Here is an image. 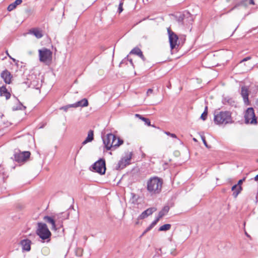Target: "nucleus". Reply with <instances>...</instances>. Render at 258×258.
Instances as JSON below:
<instances>
[{"label":"nucleus","instance_id":"obj_1","mask_svg":"<svg viewBox=\"0 0 258 258\" xmlns=\"http://www.w3.org/2000/svg\"><path fill=\"white\" fill-rule=\"evenodd\" d=\"M214 121L218 125H226L234 122L232 113L229 111H215L214 113Z\"/></svg>","mask_w":258,"mask_h":258},{"label":"nucleus","instance_id":"obj_2","mask_svg":"<svg viewBox=\"0 0 258 258\" xmlns=\"http://www.w3.org/2000/svg\"><path fill=\"white\" fill-rule=\"evenodd\" d=\"M162 184V179L157 176L152 177L147 181V189L152 195L158 194L161 191Z\"/></svg>","mask_w":258,"mask_h":258},{"label":"nucleus","instance_id":"obj_3","mask_svg":"<svg viewBox=\"0 0 258 258\" xmlns=\"http://www.w3.org/2000/svg\"><path fill=\"white\" fill-rule=\"evenodd\" d=\"M36 233L43 240L47 239L49 240L51 235L46 224L43 223H38Z\"/></svg>","mask_w":258,"mask_h":258},{"label":"nucleus","instance_id":"obj_4","mask_svg":"<svg viewBox=\"0 0 258 258\" xmlns=\"http://www.w3.org/2000/svg\"><path fill=\"white\" fill-rule=\"evenodd\" d=\"M244 119L245 123L246 124H256L257 119L252 107H249L247 109L245 112Z\"/></svg>","mask_w":258,"mask_h":258},{"label":"nucleus","instance_id":"obj_5","mask_svg":"<svg viewBox=\"0 0 258 258\" xmlns=\"http://www.w3.org/2000/svg\"><path fill=\"white\" fill-rule=\"evenodd\" d=\"M39 60L46 64L48 63L51 60L52 52L47 48L39 50Z\"/></svg>","mask_w":258,"mask_h":258},{"label":"nucleus","instance_id":"obj_6","mask_svg":"<svg viewBox=\"0 0 258 258\" xmlns=\"http://www.w3.org/2000/svg\"><path fill=\"white\" fill-rule=\"evenodd\" d=\"M92 168L95 172L101 175L104 174L106 170L105 160L102 159L98 160L92 165Z\"/></svg>","mask_w":258,"mask_h":258},{"label":"nucleus","instance_id":"obj_7","mask_svg":"<svg viewBox=\"0 0 258 258\" xmlns=\"http://www.w3.org/2000/svg\"><path fill=\"white\" fill-rule=\"evenodd\" d=\"M30 154L29 151L15 152L14 158L18 163H21L26 161L30 157Z\"/></svg>","mask_w":258,"mask_h":258},{"label":"nucleus","instance_id":"obj_8","mask_svg":"<svg viewBox=\"0 0 258 258\" xmlns=\"http://www.w3.org/2000/svg\"><path fill=\"white\" fill-rule=\"evenodd\" d=\"M115 138V135L112 134H108L103 138V144L107 150H112V142Z\"/></svg>","mask_w":258,"mask_h":258},{"label":"nucleus","instance_id":"obj_9","mask_svg":"<svg viewBox=\"0 0 258 258\" xmlns=\"http://www.w3.org/2000/svg\"><path fill=\"white\" fill-rule=\"evenodd\" d=\"M167 31L169 35L170 47L171 49H173L177 44V41L178 38L177 35L172 32L170 29H168Z\"/></svg>","mask_w":258,"mask_h":258},{"label":"nucleus","instance_id":"obj_10","mask_svg":"<svg viewBox=\"0 0 258 258\" xmlns=\"http://www.w3.org/2000/svg\"><path fill=\"white\" fill-rule=\"evenodd\" d=\"M156 210L157 209L155 207L149 208L143 212L141 214L139 215L138 219H144L149 216L152 215Z\"/></svg>","mask_w":258,"mask_h":258},{"label":"nucleus","instance_id":"obj_11","mask_svg":"<svg viewBox=\"0 0 258 258\" xmlns=\"http://www.w3.org/2000/svg\"><path fill=\"white\" fill-rule=\"evenodd\" d=\"M169 210V207L168 206H164L162 210L159 212L158 217L152 222L154 223L155 225H156L160 219L167 214Z\"/></svg>","mask_w":258,"mask_h":258},{"label":"nucleus","instance_id":"obj_12","mask_svg":"<svg viewBox=\"0 0 258 258\" xmlns=\"http://www.w3.org/2000/svg\"><path fill=\"white\" fill-rule=\"evenodd\" d=\"M1 76L6 84H9L11 83L12 76L9 71L7 70L3 71L1 74Z\"/></svg>","mask_w":258,"mask_h":258},{"label":"nucleus","instance_id":"obj_13","mask_svg":"<svg viewBox=\"0 0 258 258\" xmlns=\"http://www.w3.org/2000/svg\"><path fill=\"white\" fill-rule=\"evenodd\" d=\"M21 245H22L23 250L29 251L31 249V241L29 239H23L21 240Z\"/></svg>","mask_w":258,"mask_h":258},{"label":"nucleus","instance_id":"obj_14","mask_svg":"<svg viewBox=\"0 0 258 258\" xmlns=\"http://www.w3.org/2000/svg\"><path fill=\"white\" fill-rule=\"evenodd\" d=\"M28 33L34 35L38 39L41 38L43 36L42 31L38 28L30 29Z\"/></svg>","mask_w":258,"mask_h":258},{"label":"nucleus","instance_id":"obj_15","mask_svg":"<svg viewBox=\"0 0 258 258\" xmlns=\"http://www.w3.org/2000/svg\"><path fill=\"white\" fill-rule=\"evenodd\" d=\"M241 96L243 97L244 102L245 104H248V89L245 87H242L241 88Z\"/></svg>","mask_w":258,"mask_h":258},{"label":"nucleus","instance_id":"obj_16","mask_svg":"<svg viewBox=\"0 0 258 258\" xmlns=\"http://www.w3.org/2000/svg\"><path fill=\"white\" fill-rule=\"evenodd\" d=\"M88 105V100L84 98L81 100L78 101L77 102L72 104V106H74L75 108L81 106V107H86Z\"/></svg>","mask_w":258,"mask_h":258},{"label":"nucleus","instance_id":"obj_17","mask_svg":"<svg viewBox=\"0 0 258 258\" xmlns=\"http://www.w3.org/2000/svg\"><path fill=\"white\" fill-rule=\"evenodd\" d=\"M0 95L4 96L6 99H9L11 97V94L8 91L5 86L0 87Z\"/></svg>","mask_w":258,"mask_h":258},{"label":"nucleus","instance_id":"obj_18","mask_svg":"<svg viewBox=\"0 0 258 258\" xmlns=\"http://www.w3.org/2000/svg\"><path fill=\"white\" fill-rule=\"evenodd\" d=\"M43 219L46 222L51 225V229L54 230H56L55 222L54 220L52 218L48 216H44Z\"/></svg>","mask_w":258,"mask_h":258},{"label":"nucleus","instance_id":"obj_19","mask_svg":"<svg viewBox=\"0 0 258 258\" xmlns=\"http://www.w3.org/2000/svg\"><path fill=\"white\" fill-rule=\"evenodd\" d=\"M123 141L122 140L118 138H117L115 136L114 139H113V141L112 142V149H115L116 148L118 147L120 145L122 144Z\"/></svg>","mask_w":258,"mask_h":258},{"label":"nucleus","instance_id":"obj_20","mask_svg":"<svg viewBox=\"0 0 258 258\" xmlns=\"http://www.w3.org/2000/svg\"><path fill=\"white\" fill-rule=\"evenodd\" d=\"M22 3V0H16L14 2L9 5L7 8L8 11L11 12L14 10L17 6L20 5Z\"/></svg>","mask_w":258,"mask_h":258},{"label":"nucleus","instance_id":"obj_21","mask_svg":"<svg viewBox=\"0 0 258 258\" xmlns=\"http://www.w3.org/2000/svg\"><path fill=\"white\" fill-rule=\"evenodd\" d=\"M231 190L233 191V197L234 198H236L238 195L241 192L242 190V187L241 185L238 186V185L235 184L232 187Z\"/></svg>","mask_w":258,"mask_h":258},{"label":"nucleus","instance_id":"obj_22","mask_svg":"<svg viewBox=\"0 0 258 258\" xmlns=\"http://www.w3.org/2000/svg\"><path fill=\"white\" fill-rule=\"evenodd\" d=\"M93 131L90 130L88 133V136L86 139L82 142V145H84L88 142H91L94 139Z\"/></svg>","mask_w":258,"mask_h":258},{"label":"nucleus","instance_id":"obj_23","mask_svg":"<svg viewBox=\"0 0 258 258\" xmlns=\"http://www.w3.org/2000/svg\"><path fill=\"white\" fill-rule=\"evenodd\" d=\"M132 157V153L130 152L127 153L125 154V156L123 157L120 160V164H122L123 161H125V162H127L128 164L130 163V160Z\"/></svg>","mask_w":258,"mask_h":258},{"label":"nucleus","instance_id":"obj_24","mask_svg":"<svg viewBox=\"0 0 258 258\" xmlns=\"http://www.w3.org/2000/svg\"><path fill=\"white\" fill-rule=\"evenodd\" d=\"M26 106H24L21 102H20L18 100V104L16 106H14L12 107V110L13 111L18 110H25L26 109Z\"/></svg>","mask_w":258,"mask_h":258},{"label":"nucleus","instance_id":"obj_25","mask_svg":"<svg viewBox=\"0 0 258 258\" xmlns=\"http://www.w3.org/2000/svg\"><path fill=\"white\" fill-rule=\"evenodd\" d=\"M135 116L145 122V123L148 126H151V122L148 118H145L139 114H136Z\"/></svg>","mask_w":258,"mask_h":258},{"label":"nucleus","instance_id":"obj_26","mask_svg":"<svg viewBox=\"0 0 258 258\" xmlns=\"http://www.w3.org/2000/svg\"><path fill=\"white\" fill-rule=\"evenodd\" d=\"M130 54H134L139 56L142 55V51L139 48L135 47L131 50Z\"/></svg>","mask_w":258,"mask_h":258},{"label":"nucleus","instance_id":"obj_27","mask_svg":"<svg viewBox=\"0 0 258 258\" xmlns=\"http://www.w3.org/2000/svg\"><path fill=\"white\" fill-rule=\"evenodd\" d=\"M171 225L169 224H166L162 226H161L159 229V231H167L169 230L171 228Z\"/></svg>","mask_w":258,"mask_h":258},{"label":"nucleus","instance_id":"obj_28","mask_svg":"<svg viewBox=\"0 0 258 258\" xmlns=\"http://www.w3.org/2000/svg\"><path fill=\"white\" fill-rule=\"evenodd\" d=\"M208 114V107L206 106L205 108V110L204 112L202 114L201 116V118L203 120H205L207 117Z\"/></svg>","mask_w":258,"mask_h":258},{"label":"nucleus","instance_id":"obj_29","mask_svg":"<svg viewBox=\"0 0 258 258\" xmlns=\"http://www.w3.org/2000/svg\"><path fill=\"white\" fill-rule=\"evenodd\" d=\"M156 225H155L154 223L152 222V223L149 226L146 230L143 233L142 236L145 235L147 232L151 230Z\"/></svg>","mask_w":258,"mask_h":258},{"label":"nucleus","instance_id":"obj_30","mask_svg":"<svg viewBox=\"0 0 258 258\" xmlns=\"http://www.w3.org/2000/svg\"><path fill=\"white\" fill-rule=\"evenodd\" d=\"M127 165H128V164L127 163V162H125V161H123L122 162V164H120V160L119 161L118 163V164H117V169H123Z\"/></svg>","mask_w":258,"mask_h":258},{"label":"nucleus","instance_id":"obj_31","mask_svg":"<svg viewBox=\"0 0 258 258\" xmlns=\"http://www.w3.org/2000/svg\"><path fill=\"white\" fill-rule=\"evenodd\" d=\"M123 0L121 1L119 3V4L118 5V12L119 14H120L123 10Z\"/></svg>","mask_w":258,"mask_h":258},{"label":"nucleus","instance_id":"obj_32","mask_svg":"<svg viewBox=\"0 0 258 258\" xmlns=\"http://www.w3.org/2000/svg\"><path fill=\"white\" fill-rule=\"evenodd\" d=\"M246 6V4H245V1H242L241 2H240V3L238 4H237L236 5H235L233 8H232L230 11L229 12H231V11H232L233 10H234V9H235L237 7L239 6Z\"/></svg>","mask_w":258,"mask_h":258},{"label":"nucleus","instance_id":"obj_33","mask_svg":"<svg viewBox=\"0 0 258 258\" xmlns=\"http://www.w3.org/2000/svg\"><path fill=\"white\" fill-rule=\"evenodd\" d=\"M71 107H74V106H72V104H70V105H66V106H62L61 107L60 109H62L64 111H67L68 109L69 108H71Z\"/></svg>","mask_w":258,"mask_h":258},{"label":"nucleus","instance_id":"obj_34","mask_svg":"<svg viewBox=\"0 0 258 258\" xmlns=\"http://www.w3.org/2000/svg\"><path fill=\"white\" fill-rule=\"evenodd\" d=\"M0 178H2L3 180H4V171L3 167L0 166Z\"/></svg>","mask_w":258,"mask_h":258},{"label":"nucleus","instance_id":"obj_35","mask_svg":"<svg viewBox=\"0 0 258 258\" xmlns=\"http://www.w3.org/2000/svg\"><path fill=\"white\" fill-rule=\"evenodd\" d=\"M165 134L166 135H168V136H170L172 138H177L176 135L175 134H172V133H170V132H165Z\"/></svg>","mask_w":258,"mask_h":258},{"label":"nucleus","instance_id":"obj_36","mask_svg":"<svg viewBox=\"0 0 258 258\" xmlns=\"http://www.w3.org/2000/svg\"><path fill=\"white\" fill-rule=\"evenodd\" d=\"M250 59H251V57L250 56L246 57L245 58H243L242 60H241L240 61V63H242L244 61H247L248 60H250Z\"/></svg>","mask_w":258,"mask_h":258},{"label":"nucleus","instance_id":"obj_37","mask_svg":"<svg viewBox=\"0 0 258 258\" xmlns=\"http://www.w3.org/2000/svg\"><path fill=\"white\" fill-rule=\"evenodd\" d=\"M153 90L152 89H149L147 91V96H149L150 94H152Z\"/></svg>","mask_w":258,"mask_h":258},{"label":"nucleus","instance_id":"obj_38","mask_svg":"<svg viewBox=\"0 0 258 258\" xmlns=\"http://www.w3.org/2000/svg\"><path fill=\"white\" fill-rule=\"evenodd\" d=\"M202 139L203 143L204 144L205 146L207 147H208L206 139H205V138L204 137H202Z\"/></svg>","mask_w":258,"mask_h":258},{"label":"nucleus","instance_id":"obj_39","mask_svg":"<svg viewBox=\"0 0 258 258\" xmlns=\"http://www.w3.org/2000/svg\"><path fill=\"white\" fill-rule=\"evenodd\" d=\"M245 178H243L242 179H240L238 181V183L237 185H238V186L239 185H241V184H242V183L243 182V181L244 180Z\"/></svg>","mask_w":258,"mask_h":258},{"label":"nucleus","instance_id":"obj_40","mask_svg":"<svg viewBox=\"0 0 258 258\" xmlns=\"http://www.w3.org/2000/svg\"><path fill=\"white\" fill-rule=\"evenodd\" d=\"M139 57H140L143 60H145V58L143 53H142V55H140Z\"/></svg>","mask_w":258,"mask_h":258},{"label":"nucleus","instance_id":"obj_41","mask_svg":"<svg viewBox=\"0 0 258 258\" xmlns=\"http://www.w3.org/2000/svg\"><path fill=\"white\" fill-rule=\"evenodd\" d=\"M249 4H250V5H254V3L253 0H250V1H249Z\"/></svg>","mask_w":258,"mask_h":258},{"label":"nucleus","instance_id":"obj_42","mask_svg":"<svg viewBox=\"0 0 258 258\" xmlns=\"http://www.w3.org/2000/svg\"><path fill=\"white\" fill-rule=\"evenodd\" d=\"M254 180L256 181H258V174L255 176Z\"/></svg>","mask_w":258,"mask_h":258},{"label":"nucleus","instance_id":"obj_43","mask_svg":"<svg viewBox=\"0 0 258 258\" xmlns=\"http://www.w3.org/2000/svg\"><path fill=\"white\" fill-rule=\"evenodd\" d=\"M11 59L13 60L14 62H15L17 61V60L14 58H11Z\"/></svg>","mask_w":258,"mask_h":258},{"label":"nucleus","instance_id":"obj_44","mask_svg":"<svg viewBox=\"0 0 258 258\" xmlns=\"http://www.w3.org/2000/svg\"><path fill=\"white\" fill-rule=\"evenodd\" d=\"M18 62H19V61H18V60H17V61L15 62V64H16V66H18Z\"/></svg>","mask_w":258,"mask_h":258},{"label":"nucleus","instance_id":"obj_45","mask_svg":"<svg viewBox=\"0 0 258 258\" xmlns=\"http://www.w3.org/2000/svg\"><path fill=\"white\" fill-rule=\"evenodd\" d=\"M129 61H130V63L133 65V60H132V59H130V60H129Z\"/></svg>","mask_w":258,"mask_h":258},{"label":"nucleus","instance_id":"obj_46","mask_svg":"<svg viewBox=\"0 0 258 258\" xmlns=\"http://www.w3.org/2000/svg\"><path fill=\"white\" fill-rule=\"evenodd\" d=\"M9 56V57H10V58H11H11H13V57H12L11 55H9V56Z\"/></svg>","mask_w":258,"mask_h":258},{"label":"nucleus","instance_id":"obj_47","mask_svg":"<svg viewBox=\"0 0 258 258\" xmlns=\"http://www.w3.org/2000/svg\"><path fill=\"white\" fill-rule=\"evenodd\" d=\"M193 140H194V141H196V142L197 141V140H196L195 138H194V139H193Z\"/></svg>","mask_w":258,"mask_h":258},{"label":"nucleus","instance_id":"obj_48","mask_svg":"<svg viewBox=\"0 0 258 258\" xmlns=\"http://www.w3.org/2000/svg\"><path fill=\"white\" fill-rule=\"evenodd\" d=\"M6 53H7V54L8 56H9V54L8 53V51H6Z\"/></svg>","mask_w":258,"mask_h":258},{"label":"nucleus","instance_id":"obj_49","mask_svg":"<svg viewBox=\"0 0 258 258\" xmlns=\"http://www.w3.org/2000/svg\"><path fill=\"white\" fill-rule=\"evenodd\" d=\"M84 238L85 240H87V239L86 237H84Z\"/></svg>","mask_w":258,"mask_h":258}]
</instances>
